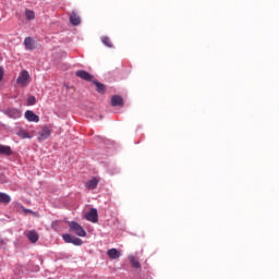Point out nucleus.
I'll list each match as a JSON object with an SVG mask.
<instances>
[{
    "label": "nucleus",
    "mask_w": 279,
    "mask_h": 279,
    "mask_svg": "<svg viewBox=\"0 0 279 279\" xmlns=\"http://www.w3.org/2000/svg\"><path fill=\"white\" fill-rule=\"evenodd\" d=\"M76 77L84 80L85 82H94L95 77L85 70H78L75 72Z\"/></svg>",
    "instance_id": "nucleus-4"
},
{
    "label": "nucleus",
    "mask_w": 279,
    "mask_h": 279,
    "mask_svg": "<svg viewBox=\"0 0 279 279\" xmlns=\"http://www.w3.org/2000/svg\"><path fill=\"white\" fill-rule=\"evenodd\" d=\"M69 228L72 232H75L77 236H86V231L84 230L83 227L80 226V223L75 221L69 222Z\"/></svg>",
    "instance_id": "nucleus-2"
},
{
    "label": "nucleus",
    "mask_w": 279,
    "mask_h": 279,
    "mask_svg": "<svg viewBox=\"0 0 279 279\" xmlns=\"http://www.w3.org/2000/svg\"><path fill=\"white\" fill-rule=\"evenodd\" d=\"M98 184H99V179L94 177L92 180H89L85 183V186H86V189H89L90 191H95V189H97Z\"/></svg>",
    "instance_id": "nucleus-8"
},
{
    "label": "nucleus",
    "mask_w": 279,
    "mask_h": 279,
    "mask_svg": "<svg viewBox=\"0 0 279 279\" xmlns=\"http://www.w3.org/2000/svg\"><path fill=\"white\" fill-rule=\"evenodd\" d=\"M25 16L27 21H34V19H36V13L32 10L26 9Z\"/></svg>",
    "instance_id": "nucleus-17"
},
{
    "label": "nucleus",
    "mask_w": 279,
    "mask_h": 279,
    "mask_svg": "<svg viewBox=\"0 0 279 279\" xmlns=\"http://www.w3.org/2000/svg\"><path fill=\"white\" fill-rule=\"evenodd\" d=\"M24 45L28 51L36 49V47L34 46V39H32V37H26L24 39Z\"/></svg>",
    "instance_id": "nucleus-12"
},
{
    "label": "nucleus",
    "mask_w": 279,
    "mask_h": 279,
    "mask_svg": "<svg viewBox=\"0 0 279 279\" xmlns=\"http://www.w3.org/2000/svg\"><path fill=\"white\" fill-rule=\"evenodd\" d=\"M70 23L74 26H77L80 25V23H82V19L80 17V15H77L75 11H73L70 15Z\"/></svg>",
    "instance_id": "nucleus-9"
},
{
    "label": "nucleus",
    "mask_w": 279,
    "mask_h": 279,
    "mask_svg": "<svg viewBox=\"0 0 279 279\" xmlns=\"http://www.w3.org/2000/svg\"><path fill=\"white\" fill-rule=\"evenodd\" d=\"M10 202H12V197L5 193L0 192V204L8 205Z\"/></svg>",
    "instance_id": "nucleus-14"
},
{
    "label": "nucleus",
    "mask_w": 279,
    "mask_h": 279,
    "mask_svg": "<svg viewBox=\"0 0 279 279\" xmlns=\"http://www.w3.org/2000/svg\"><path fill=\"white\" fill-rule=\"evenodd\" d=\"M92 82L95 84L97 93H100L101 95L106 93V86L104 84H101L99 81H92Z\"/></svg>",
    "instance_id": "nucleus-15"
},
{
    "label": "nucleus",
    "mask_w": 279,
    "mask_h": 279,
    "mask_svg": "<svg viewBox=\"0 0 279 279\" xmlns=\"http://www.w3.org/2000/svg\"><path fill=\"white\" fill-rule=\"evenodd\" d=\"M101 43L106 46L109 47V49H112V41L110 40V37L105 36L101 38Z\"/></svg>",
    "instance_id": "nucleus-18"
},
{
    "label": "nucleus",
    "mask_w": 279,
    "mask_h": 279,
    "mask_svg": "<svg viewBox=\"0 0 279 279\" xmlns=\"http://www.w3.org/2000/svg\"><path fill=\"white\" fill-rule=\"evenodd\" d=\"M85 219L87 221H92V223H97L99 221V215L97 214V209L92 208L86 215Z\"/></svg>",
    "instance_id": "nucleus-5"
},
{
    "label": "nucleus",
    "mask_w": 279,
    "mask_h": 279,
    "mask_svg": "<svg viewBox=\"0 0 279 279\" xmlns=\"http://www.w3.org/2000/svg\"><path fill=\"white\" fill-rule=\"evenodd\" d=\"M24 117L27 121L33 122V123H38L40 121V117H38L34 111L27 110L24 113Z\"/></svg>",
    "instance_id": "nucleus-6"
},
{
    "label": "nucleus",
    "mask_w": 279,
    "mask_h": 279,
    "mask_svg": "<svg viewBox=\"0 0 279 279\" xmlns=\"http://www.w3.org/2000/svg\"><path fill=\"white\" fill-rule=\"evenodd\" d=\"M26 238L28 239V241H31V243H38V239H40V236L38 235V232H36V230L27 231Z\"/></svg>",
    "instance_id": "nucleus-7"
},
{
    "label": "nucleus",
    "mask_w": 279,
    "mask_h": 279,
    "mask_svg": "<svg viewBox=\"0 0 279 279\" xmlns=\"http://www.w3.org/2000/svg\"><path fill=\"white\" fill-rule=\"evenodd\" d=\"M3 75H4L3 66H0V82H3Z\"/></svg>",
    "instance_id": "nucleus-24"
},
{
    "label": "nucleus",
    "mask_w": 279,
    "mask_h": 279,
    "mask_svg": "<svg viewBox=\"0 0 279 279\" xmlns=\"http://www.w3.org/2000/svg\"><path fill=\"white\" fill-rule=\"evenodd\" d=\"M11 112L15 119H19V117H21V111H19L17 109H13V110H11Z\"/></svg>",
    "instance_id": "nucleus-23"
},
{
    "label": "nucleus",
    "mask_w": 279,
    "mask_h": 279,
    "mask_svg": "<svg viewBox=\"0 0 279 279\" xmlns=\"http://www.w3.org/2000/svg\"><path fill=\"white\" fill-rule=\"evenodd\" d=\"M27 106H36V97L35 96H29L27 98Z\"/></svg>",
    "instance_id": "nucleus-21"
},
{
    "label": "nucleus",
    "mask_w": 279,
    "mask_h": 279,
    "mask_svg": "<svg viewBox=\"0 0 279 279\" xmlns=\"http://www.w3.org/2000/svg\"><path fill=\"white\" fill-rule=\"evenodd\" d=\"M0 243H3V241L0 240Z\"/></svg>",
    "instance_id": "nucleus-25"
},
{
    "label": "nucleus",
    "mask_w": 279,
    "mask_h": 279,
    "mask_svg": "<svg viewBox=\"0 0 279 279\" xmlns=\"http://www.w3.org/2000/svg\"><path fill=\"white\" fill-rule=\"evenodd\" d=\"M129 260H130L132 267H134L135 269H141V262H138V259H136V257H134V255H131L129 257Z\"/></svg>",
    "instance_id": "nucleus-16"
},
{
    "label": "nucleus",
    "mask_w": 279,
    "mask_h": 279,
    "mask_svg": "<svg viewBox=\"0 0 279 279\" xmlns=\"http://www.w3.org/2000/svg\"><path fill=\"white\" fill-rule=\"evenodd\" d=\"M29 72L27 70H24L20 73V76L16 80V84L22 88H25V86L29 85Z\"/></svg>",
    "instance_id": "nucleus-1"
},
{
    "label": "nucleus",
    "mask_w": 279,
    "mask_h": 279,
    "mask_svg": "<svg viewBox=\"0 0 279 279\" xmlns=\"http://www.w3.org/2000/svg\"><path fill=\"white\" fill-rule=\"evenodd\" d=\"M1 156H12V148L10 146L0 145Z\"/></svg>",
    "instance_id": "nucleus-13"
},
{
    "label": "nucleus",
    "mask_w": 279,
    "mask_h": 279,
    "mask_svg": "<svg viewBox=\"0 0 279 279\" xmlns=\"http://www.w3.org/2000/svg\"><path fill=\"white\" fill-rule=\"evenodd\" d=\"M71 243H73V245H82L83 241L80 238L73 236Z\"/></svg>",
    "instance_id": "nucleus-22"
},
{
    "label": "nucleus",
    "mask_w": 279,
    "mask_h": 279,
    "mask_svg": "<svg viewBox=\"0 0 279 279\" xmlns=\"http://www.w3.org/2000/svg\"><path fill=\"white\" fill-rule=\"evenodd\" d=\"M63 241H65V243H72L73 242V235L65 233L62 235Z\"/></svg>",
    "instance_id": "nucleus-20"
},
{
    "label": "nucleus",
    "mask_w": 279,
    "mask_h": 279,
    "mask_svg": "<svg viewBox=\"0 0 279 279\" xmlns=\"http://www.w3.org/2000/svg\"><path fill=\"white\" fill-rule=\"evenodd\" d=\"M111 106L117 107H123V97L119 96V95H114L111 98Z\"/></svg>",
    "instance_id": "nucleus-11"
},
{
    "label": "nucleus",
    "mask_w": 279,
    "mask_h": 279,
    "mask_svg": "<svg viewBox=\"0 0 279 279\" xmlns=\"http://www.w3.org/2000/svg\"><path fill=\"white\" fill-rule=\"evenodd\" d=\"M107 254L109 258H111V260H117V258H121V252H119L117 248H110Z\"/></svg>",
    "instance_id": "nucleus-10"
},
{
    "label": "nucleus",
    "mask_w": 279,
    "mask_h": 279,
    "mask_svg": "<svg viewBox=\"0 0 279 279\" xmlns=\"http://www.w3.org/2000/svg\"><path fill=\"white\" fill-rule=\"evenodd\" d=\"M17 136H20V138H32V135L25 130H20Z\"/></svg>",
    "instance_id": "nucleus-19"
},
{
    "label": "nucleus",
    "mask_w": 279,
    "mask_h": 279,
    "mask_svg": "<svg viewBox=\"0 0 279 279\" xmlns=\"http://www.w3.org/2000/svg\"><path fill=\"white\" fill-rule=\"evenodd\" d=\"M51 136V129L47 125L43 126L41 130L38 132L37 140L39 143H43V141H47Z\"/></svg>",
    "instance_id": "nucleus-3"
}]
</instances>
